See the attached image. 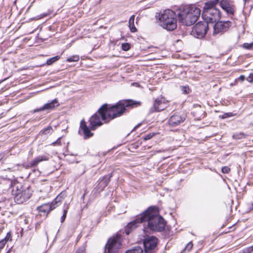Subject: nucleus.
Listing matches in <instances>:
<instances>
[{
	"label": "nucleus",
	"instance_id": "bb28decb",
	"mask_svg": "<svg viewBox=\"0 0 253 253\" xmlns=\"http://www.w3.org/2000/svg\"><path fill=\"white\" fill-rule=\"evenodd\" d=\"M80 57L78 55H73L67 59L68 62H77L79 60Z\"/></svg>",
	"mask_w": 253,
	"mask_h": 253
},
{
	"label": "nucleus",
	"instance_id": "a19ab883",
	"mask_svg": "<svg viewBox=\"0 0 253 253\" xmlns=\"http://www.w3.org/2000/svg\"><path fill=\"white\" fill-rule=\"evenodd\" d=\"M229 230L226 232V233L229 232L230 231H233L235 230V228L233 226H230L229 227Z\"/></svg>",
	"mask_w": 253,
	"mask_h": 253
},
{
	"label": "nucleus",
	"instance_id": "72a5a7b5",
	"mask_svg": "<svg viewBox=\"0 0 253 253\" xmlns=\"http://www.w3.org/2000/svg\"><path fill=\"white\" fill-rule=\"evenodd\" d=\"M155 135L154 133H150L144 136L143 139L144 140H148L150 139Z\"/></svg>",
	"mask_w": 253,
	"mask_h": 253
},
{
	"label": "nucleus",
	"instance_id": "4be33fe9",
	"mask_svg": "<svg viewBox=\"0 0 253 253\" xmlns=\"http://www.w3.org/2000/svg\"><path fill=\"white\" fill-rule=\"evenodd\" d=\"M134 18L135 16L132 15L130 17L128 21V26L130 28V30L132 33L135 32L137 31V29L134 26Z\"/></svg>",
	"mask_w": 253,
	"mask_h": 253
},
{
	"label": "nucleus",
	"instance_id": "ddd939ff",
	"mask_svg": "<svg viewBox=\"0 0 253 253\" xmlns=\"http://www.w3.org/2000/svg\"><path fill=\"white\" fill-rule=\"evenodd\" d=\"M191 114H192L194 119L199 120L205 116V111L200 105H194L191 109Z\"/></svg>",
	"mask_w": 253,
	"mask_h": 253
},
{
	"label": "nucleus",
	"instance_id": "cd10ccee",
	"mask_svg": "<svg viewBox=\"0 0 253 253\" xmlns=\"http://www.w3.org/2000/svg\"><path fill=\"white\" fill-rule=\"evenodd\" d=\"M242 47L247 49H253V42L244 43L242 45Z\"/></svg>",
	"mask_w": 253,
	"mask_h": 253
},
{
	"label": "nucleus",
	"instance_id": "09e8293b",
	"mask_svg": "<svg viewBox=\"0 0 253 253\" xmlns=\"http://www.w3.org/2000/svg\"><path fill=\"white\" fill-rule=\"evenodd\" d=\"M252 206H253V204H252Z\"/></svg>",
	"mask_w": 253,
	"mask_h": 253
},
{
	"label": "nucleus",
	"instance_id": "1a4fd4ad",
	"mask_svg": "<svg viewBox=\"0 0 253 253\" xmlns=\"http://www.w3.org/2000/svg\"><path fill=\"white\" fill-rule=\"evenodd\" d=\"M62 199V197L60 195H58L54 199V200L51 203H47L43 204L39 207L37 209L39 212L43 213L47 216V214L52 210L54 209L58 205L57 204L60 202Z\"/></svg>",
	"mask_w": 253,
	"mask_h": 253
},
{
	"label": "nucleus",
	"instance_id": "49530a36",
	"mask_svg": "<svg viewBox=\"0 0 253 253\" xmlns=\"http://www.w3.org/2000/svg\"><path fill=\"white\" fill-rule=\"evenodd\" d=\"M190 245H191V249L192 248V246H193L192 243L191 242Z\"/></svg>",
	"mask_w": 253,
	"mask_h": 253
},
{
	"label": "nucleus",
	"instance_id": "7ed1b4c3",
	"mask_svg": "<svg viewBox=\"0 0 253 253\" xmlns=\"http://www.w3.org/2000/svg\"><path fill=\"white\" fill-rule=\"evenodd\" d=\"M218 0H208L205 2L202 17L207 23H213L221 17V11L217 7Z\"/></svg>",
	"mask_w": 253,
	"mask_h": 253
},
{
	"label": "nucleus",
	"instance_id": "f257e3e1",
	"mask_svg": "<svg viewBox=\"0 0 253 253\" xmlns=\"http://www.w3.org/2000/svg\"><path fill=\"white\" fill-rule=\"evenodd\" d=\"M140 104L139 102L132 100L120 101L115 105L110 107H108L106 104H104L98 109L97 113L90 118L91 129L94 130L97 126L102 125L101 120L108 122L121 116L126 110V107Z\"/></svg>",
	"mask_w": 253,
	"mask_h": 253
},
{
	"label": "nucleus",
	"instance_id": "aec40b11",
	"mask_svg": "<svg viewBox=\"0 0 253 253\" xmlns=\"http://www.w3.org/2000/svg\"><path fill=\"white\" fill-rule=\"evenodd\" d=\"M111 176H112L111 174L105 176L102 178V179L99 182V185H100V186H102V189H103L107 185L108 183L110 181V179Z\"/></svg>",
	"mask_w": 253,
	"mask_h": 253
},
{
	"label": "nucleus",
	"instance_id": "7c9ffc66",
	"mask_svg": "<svg viewBox=\"0 0 253 253\" xmlns=\"http://www.w3.org/2000/svg\"><path fill=\"white\" fill-rule=\"evenodd\" d=\"M231 171V169L228 166H224L221 169V171L223 173H229Z\"/></svg>",
	"mask_w": 253,
	"mask_h": 253
},
{
	"label": "nucleus",
	"instance_id": "dca6fc26",
	"mask_svg": "<svg viewBox=\"0 0 253 253\" xmlns=\"http://www.w3.org/2000/svg\"><path fill=\"white\" fill-rule=\"evenodd\" d=\"M59 105V103H58V100L55 99L51 101L50 102L44 104L42 107L35 109L34 110V112H38L44 110H52L55 107H58Z\"/></svg>",
	"mask_w": 253,
	"mask_h": 253
},
{
	"label": "nucleus",
	"instance_id": "6e6552de",
	"mask_svg": "<svg viewBox=\"0 0 253 253\" xmlns=\"http://www.w3.org/2000/svg\"><path fill=\"white\" fill-rule=\"evenodd\" d=\"M213 27V34H223L225 32L228 31L232 25L230 21H220L218 20L215 22Z\"/></svg>",
	"mask_w": 253,
	"mask_h": 253
},
{
	"label": "nucleus",
	"instance_id": "e433bc0d",
	"mask_svg": "<svg viewBox=\"0 0 253 253\" xmlns=\"http://www.w3.org/2000/svg\"><path fill=\"white\" fill-rule=\"evenodd\" d=\"M253 251V246L245 249L244 253H251Z\"/></svg>",
	"mask_w": 253,
	"mask_h": 253
},
{
	"label": "nucleus",
	"instance_id": "37998d69",
	"mask_svg": "<svg viewBox=\"0 0 253 253\" xmlns=\"http://www.w3.org/2000/svg\"><path fill=\"white\" fill-rule=\"evenodd\" d=\"M245 3H249L251 0H243Z\"/></svg>",
	"mask_w": 253,
	"mask_h": 253
},
{
	"label": "nucleus",
	"instance_id": "79ce46f5",
	"mask_svg": "<svg viewBox=\"0 0 253 253\" xmlns=\"http://www.w3.org/2000/svg\"><path fill=\"white\" fill-rule=\"evenodd\" d=\"M76 253H84V252L83 249H80L77 251Z\"/></svg>",
	"mask_w": 253,
	"mask_h": 253
},
{
	"label": "nucleus",
	"instance_id": "c03bdc74",
	"mask_svg": "<svg viewBox=\"0 0 253 253\" xmlns=\"http://www.w3.org/2000/svg\"><path fill=\"white\" fill-rule=\"evenodd\" d=\"M139 125H137L136 126H135V127L133 128V130H134Z\"/></svg>",
	"mask_w": 253,
	"mask_h": 253
},
{
	"label": "nucleus",
	"instance_id": "a18cd8bd",
	"mask_svg": "<svg viewBox=\"0 0 253 253\" xmlns=\"http://www.w3.org/2000/svg\"><path fill=\"white\" fill-rule=\"evenodd\" d=\"M10 251H11V249H10L8 250V251L6 253H10Z\"/></svg>",
	"mask_w": 253,
	"mask_h": 253
},
{
	"label": "nucleus",
	"instance_id": "393cba45",
	"mask_svg": "<svg viewBox=\"0 0 253 253\" xmlns=\"http://www.w3.org/2000/svg\"><path fill=\"white\" fill-rule=\"evenodd\" d=\"M52 130V128L51 126H48L47 127L42 129L40 132V133H41L42 135H44V134L46 135V134L51 133Z\"/></svg>",
	"mask_w": 253,
	"mask_h": 253
},
{
	"label": "nucleus",
	"instance_id": "a878e982",
	"mask_svg": "<svg viewBox=\"0 0 253 253\" xmlns=\"http://www.w3.org/2000/svg\"><path fill=\"white\" fill-rule=\"evenodd\" d=\"M60 58L59 56H56L53 57H52L50 59H48L46 61V64L48 65H50L52 64L53 63L59 60Z\"/></svg>",
	"mask_w": 253,
	"mask_h": 253
},
{
	"label": "nucleus",
	"instance_id": "412c9836",
	"mask_svg": "<svg viewBox=\"0 0 253 253\" xmlns=\"http://www.w3.org/2000/svg\"><path fill=\"white\" fill-rule=\"evenodd\" d=\"M111 176H112L111 174L105 176L102 178V179L99 182V185H100V186H102V189H103L107 185L108 183L110 181V179Z\"/></svg>",
	"mask_w": 253,
	"mask_h": 253
},
{
	"label": "nucleus",
	"instance_id": "de8ad7c7",
	"mask_svg": "<svg viewBox=\"0 0 253 253\" xmlns=\"http://www.w3.org/2000/svg\"><path fill=\"white\" fill-rule=\"evenodd\" d=\"M189 244H190V243L187 244V247L189 245Z\"/></svg>",
	"mask_w": 253,
	"mask_h": 253
},
{
	"label": "nucleus",
	"instance_id": "c9c22d12",
	"mask_svg": "<svg viewBox=\"0 0 253 253\" xmlns=\"http://www.w3.org/2000/svg\"><path fill=\"white\" fill-rule=\"evenodd\" d=\"M247 80L251 83H253V73L250 74L249 76L247 78Z\"/></svg>",
	"mask_w": 253,
	"mask_h": 253
},
{
	"label": "nucleus",
	"instance_id": "5701e85b",
	"mask_svg": "<svg viewBox=\"0 0 253 253\" xmlns=\"http://www.w3.org/2000/svg\"><path fill=\"white\" fill-rule=\"evenodd\" d=\"M248 136V134L245 133L243 132H240L239 133H234L232 137L233 139L236 140L242 139L246 138Z\"/></svg>",
	"mask_w": 253,
	"mask_h": 253
},
{
	"label": "nucleus",
	"instance_id": "2eb2a0df",
	"mask_svg": "<svg viewBox=\"0 0 253 253\" xmlns=\"http://www.w3.org/2000/svg\"><path fill=\"white\" fill-rule=\"evenodd\" d=\"M201 14V10L200 8L195 4H191V24L199 19Z\"/></svg>",
	"mask_w": 253,
	"mask_h": 253
},
{
	"label": "nucleus",
	"instance_id": "423d86ee",
	"mask_svg": "<svg viewBox=\"0 0 253 253\" xmlns=\"http://www.w3.org/2000/svg\"><path fill=\"white\" fill-rule=\"evenodd\" d=\"M209 29L208 24L206 22H199L192 27L191 35L197 38H203L207 34Z\"/></svg>",
	"mask_w": 253,
	"mask_h": 253
},
{
	"label": "nucleus",
	"instance_id": "9d476101",
	"mask_svg": "<svg viewBox=\"0 0 253 253\" xmlns=\"http://www.w3.org/2000/svg\"><path fill=\"white\" fill-rule=\"evenodd\" d=\"M121 244L118 237L110 238L105 246V253H116Z\"/></svg>",
	"mask_w": 253,
	"mask_h": 253
},
{
	"label": "nucleus",
	"instance_id": "39448f33",
	"mask_svg": "<svg viewBox=\"0 0 253 253\" xmlns=\"http://www.w3.org/2000/svg\"><path fill=\"white\" fill-rule=\"evenodd\" d=\"M12 194L14 196L15 201L18 204L26 202L31 196L29 188H24L21 184L15 185L13 186Z\"/></svg>",
	"mask_w": 253,
	"mask_h": 253
},
{
	"label": "nucleus",
	"instance_id": "0eeeda50",
	"mask_svg": "<svg viewBox=\"0 0 253 253\" xmlns=\"http://www.w3.org/2000/svg\"><path fill=\"white\" fill-rule=\"evenodd\" d=\"M217 4H219L222 9L226 12L229 17L234 16L236 12V6L234 1L232 0H218Z\"/></svg>",
	"mask_w": 253,
	"mask_h": 253
},
{
	"label": "nucleus",
	"instance_id": "c756f323",
	"mask_svg": "<svg viewBox=\"0 0 253 253\" xmlns=\"http://www.w3.org/2000/svg\"><path fill=\"white\" fill-rule=\"evenodd\" d=\"M130 47V44L128 43H123L122 44V49L124 51L128 50Z\"/></svg>",
	"mask_w": 253,
	"mask_h": 253
},
{
	"label": "nucleus",
	"instance_id": "473e14b6",
	"mask_svg": "<svg viewBox=\"0 0 253 253\" xmlns=\"http://www.w3.org/2000/svg\"><path fill=\"white\" fill-rule=\"evenodd\" d=\"M68 208L67 207L66 209H64V210H63V215L62 216V217L61 218V222H64V221L65 220V219L66 218L67 213V211H68Z\"/></svg>",
	"mask_w": 253,
	"mask_h": 253
},
{
	"label": "nucleus",
	"instance_id": "58836bf2",
	"mask_svg": "<svg viewBox=\"0 0 253 253\" xmlns=\"http://www.w3.org/2000/svg\"><path fill=\"white\" fill-rule=\"evenodd\" d=\"M4 239H6V242H7L9 240H11V236L10 232L7 233L6 236H5Z\"/></svg>",
	"mask_w": 253,
	"mask_h": 253
},
{
	"label": "nucleus",
	"instance_id": "ea45409f",
	"mask_svg": "<svg viewBox=\"0 0 253 253\" xmlns=\"http://www.w3.org/2000/svg\"><path fill=\"white\" fill-rule=\"evenodd\" d=\"M239 80H240V81H241L242 82L244 81L245 80V77L244 75H240L239 78Z\"/></svg>",
	"mask_w": 253,
	"mask_h": 253
},
{
	"label": "nucleus",
	"instance_id": "4468645a",
	"mask_svg": "<svg viewBox=\"0 0 253 253\" xmlns=\"http://www.w3.org/2000/svg\"><path fill=\"white\" fill-rule=\"evenodd\" d=\"M185 118L179 114H174L168 121V124L171 127H175L183 122Z\"/></svg>",
	"mask_w": 253,
	"mask_h": 253
},
{
	"label": "nucleus",
	"instance_id": "f704fd0d",
	"mask_svg": "<svg viewBox=\"0 0 253 253\" xmlns=\"http://www.w3.org/2000/svg\"><path fill=\"white\" fill-rule=\"evenodd\" d=\"M6 243V239H2L0 241V249H3Z\"/></svg>",
	"mask_w": 253,
	"mask_h": 253
},
{
	"label": "nucleus",
	"instance_id": "f3484780",
	"mask_svg": "<svg viewBox=\"0 0 253 253\" xmlns=\"http://www.w3.org/2000/svg\"><path fill=\"white\" fill-rule=\"evenodd\" d=\"M167 103L165 98L163 97L157 98L154 103L153 109L155 111H160L165 109L167 107Z\"/></svg>",
	"mask_w": 253,
	"mask_h": 253
},
{
	"label": "nucleus",
	"instance_id": "c85d7f7f",
	"mask_svg": "<svg viewBox=\"0 0 253 253\" xmlns=\"http://www.w3.org/2000/svg\"><path fill=\"white\" fill-rule=\"evenodd\" d=\"M235 116V114L232 112L225 113L220 116L221 118L224 119L229 117H231Z\"/></svg>",
	"mask_w": 253,
	"mask_h": 253
},
{
	"label": "nucleus",
	"instance_id": "4c0bfd02",
	"mask_svg": "<svg viewBox=\"0 0 253 253\" xmlns=\"http://www.w3.org/2000/svg\"><path fill=\"white\" fill-rule=\"evenodd\" d=\"M52 145L56 146V145H61V141H60V138H59L56 141L53 142L52 143Z\"/></svg>",
	"mask_w": 253,
	"mask_h": 253
},
{
	"label": "nucleus",
	"instance_id": "f8f14e48",
	"mask_svg": "<svg viewBox=\"0 0 253 253\" xmlns=\"http://www.w3.org/2000/svg\"><path fill=\"white\" fill-rule=\"evenodd\" d=\"M143 243L145 253H152L157 245L158 239L154 236L147 237Z\"/></svg>",
	"mask_w": 253,
	"mask_h": 253
},
{
	"label": "nucleus",
	"instance_id": "6ab92c4d",
	"mask_svg": "<svg viewBox=\"0 0 253 253\" xmlns=\"http://www.w3.org/2000/svg\"><path fill=\"white\" fill-rule=\"evenodd\" d=\"M80 128L83 130L84 135V138H87L93 136V133L90 132V129L87 126L86 123L84 120H82L81 122Z\"/></svg>",
	"mask_w": 253,
	"mask_h": 253
},
{
	"label": "nucleus",
	"instance_id": "a211bd4d",
	"mask_svg": "<svg viewBox=\"0 0 253 253\" xmlns=\"http://www.w3.org/2000/svg\"><path fill=\"white\" fill-rule=\"evenodd\" d=\"M49 158L46 155L39 156L33 160L29 165H23V167L26 169L37 166L39 163L48 160Z\"/></svg>",
	"mask_w": 253,
	"mask_h": 253
},
{
	"label": "nucleus",
	"instance_id": "20e7f679",
	"mask_svg": "<svg viewBox=\"0 0 253 253\" xmlns=\"http://www.w3.org/2000/svg\"><path fill=\"white\" fill-rule=\"evenodd\" d=\"M159 21L160 26L168 31L174 30L177 27L176 14L171 10L166 9L162 12Z\"/></svg>",
	"mask_w": 253,
	"mask_h": 253
},
{
	"label": "nucleus",
	"instance_id": "9b49d317",
	"mask_svg": "<svg viewBox=\"0 0 253 253\" xmlns=\"http://www.w3.org/2000/svg\"><path fill=\"white\" fill-rule=\"evenodd\" d=\"M190 5L182 6L177 13L179 22L182 25L188 26L190 19Z\"/></svg>",
	"mask_w": 253,
	"mask_h": 253
},
{
	"label": "nucleus",
	"instance_id": "f03ea898",
	"mask_svg": "<svg viewBox=\"0 0 253 253\" xmlns=\"http://www.w3.org/2000/svg\"><path fill=\"white\" fill-rule=\"evenodd\" d=\"M146 222L149 229L152 231H162L166 225L165 219L159 214V210L156 207L149 208L136 218L128 223L125 228V232L128 235L136 228L139 223Z\"/></svg>",
	"mask_w": 253,
	"mask_h": 253
},
{
	"label": "nucleus",
	"instance_id": "2f4dec72",
	"mask_svg": "<svg viewBox=\"0 0 253 253\" xmlns=\"http://www.w3.org/2000/svg\"><path fill=\"white\" fill-rule=\"evenodd\" d=\"M180 88H181V91L184 94L188 93L189 92V90H190V89L189 88V86L188 85L181 86L180 87Z\"/></svg>",
	"mask_w": 253,
	"mask_h": 253
},
{
	"label": "nucleus",
	"instance_id": "b1692460",
	"mask_svg": "<svg viewBox=\"0 0 253 253\" xmlns=\"http://www.w3.org/2000/svg\"><path fill=\"white\" fill-rule=\"evenodd\" d=\"M126 253H143V250L139 247H135L133 249L128 250Z\"/></svg>",
	"mask_w": 253,
	"mask_h": 253
}]
</instances>
